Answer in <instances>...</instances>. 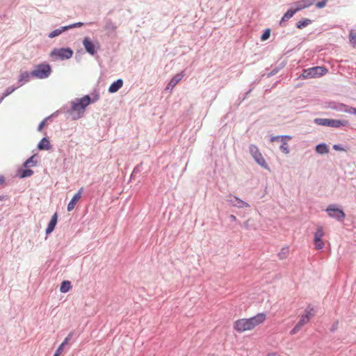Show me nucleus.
I'll use <instances>...</instances> for the list:
<instances>
[{"label":"nucleus","instance_id":"obj_1","mask_svg":"<svg viewBox=\"0 0 356 356\" xmlns=\"http://www.w3.org/2000/svg\"><path fill=\"white\" fill-rule=\"evenodd\" d=\"M266 320V314L259 313L250 318H243L235 321L233 328L238 333H242L254 330L256 327L263 324Z\"/></svg>","mask_w":356,"mask_h":356},{"label":"nucleus","instance_id":"obj_2","mask_svg":"<svg viewBox=\"0 0 356 356\" xmlns=\"http://www.w3.org/2000/svg\"><path fill=\"white\" fill-rule=\"evenodd\" d=\"M91 102V99L88 95H85L81 99H76L72 102V111L74 113L73 119L81 118L85 112L86 108Z\"/></svg>","mask_w":356,"mask_h":356},{"label":"nucleus","instance_id":"obj_3","mask_svg":"<svg viewBox=\"0 0 356 356\" xmlns=\"http://www.w3.org/2000/svg\"><path fill=\"white\" fill-rule=\"evenodd\" d=\"M305 314L301 315L299 321L290 331V334L293 335L297 334L305 324L309 322L310 319L314 316V310L312 307H307L305 309Z\"/></svg>","mask_w":356,"mask_h":356},{"label":"nucleus","instance_id":"obj_4","mask_svg":"<svg viewBox=\"0 0 356 356\" xmlns=\"http://www.w3.org/2000/svg\"><path fill=\"white\" fill-rule=\"evenodd\" d=\"M327 70L322 66H316L305 69L300 77L302 79H313L320 77L327 74Z\"/></svg>","mask_w":356,"mask_h":356},{"label":"nucleus","instance_id":"obj_5","mask_svg":"<svg viewBox=\"0 0 356 356\" xmlns=\"http://www.w3.org/2000/svg\"><path fill=\"white\" fill-rule=\"evenodd\" d=\"M314 122L318 125L339 128L340 127H346L349 124L348 120H334L327 118H316Z\"/></svg>","mask_w":356,"mask_h":356},{"label":"nucleus","instance_id":"obj_6","mask_svg":"<svg viewBox=\"0 0 356 356\" xmlns=\"http://www.w3.org/2000/svg\"><path fill=\"white\" fill-rule=\"evenodd\" d=\"M51 70L48 64H40L35 67V69L31 72V74L38 79L47 78L51 74Z\"/></svg>","mask_w":356,"mask_h":356},{"label":"nucleus","instance_id":"obj_7","mask_svg":"<svg viewBox=\"0 0 356 356\" xmlns=\"http://www.w3.org/2000/svg\"><path fill=\"white\" fill-rule=\"evenodd\" d=\"M250 153L255 160V161L261 167L265 169H268L267 163L264 158L262 154L260 152L259 148L254 145H251L249 147Z\"/></svg>","mask_w":356,"mask_h":356},{"label":"nucleus","instance_id":"obj_8","mask_svg":"<svg viewBox=\"0 0 356 356\" xmlns=\"http://www.w3.org/2000/svg\"><path fill=\"white\" fill-rule=\"evenodd\" d=\"M73 55V51L70 48L54 49L50 54L54 58L68 59Z\"/></svg>","mask_w":356,"mask_h":356},{"label":"nucleus","instance_id":"obj_9","mask_svg":"<svg viewBox=\"0 0 356 356\" xmlns=\"http://www.w3.org/2000/svg\"><path fill=\"white\" fill-rule=\"evenodd\" d=\"M324 235L325 232L323 228L321 226H318L314 233V238L315 248L316 250H321L324 247L325 243L322 240V238L324 236Z\"/></svg>","mask_w":356,"mask_h":356},{"label":"nucleus","instance_id":"obj_10","mask_svg":"<svg viewBox=\"0 0 356 356\" xmlns=\"http://www.w3.org/2000/svg\"><path fill=\"white\" fill-rule=\"evenodd\" d=\"M83 45L86 51L90 55H94L96 53V45L91 41V40L86 37L83 40Z\"/></svg>","mask_w":356,"mask_h":356},{"label":"nucleus","instance_id":"obj_11","mask_svg":"<svg viewBox=\"0 0 356 356\" xmlns=\"http://www.w3.org/2000/svg\"><path fill=\"white\" fill-rule=\"evenodd\" d=\"M327 211L330 217L334 218L337 220H342L345 217L343 211L337 208L329 207L327 209Z\"/></svg>","mask_w":356,"mask_h":356},{"label":"nucleus","instance_id":"obj_12","mask_svg":"<svg viewBox=\"0 0 356 356\" xmlns=\"http://www.w3.org/2000/svg\"><path fill=\"white\" fill-rule=\"evenodd\" d=\"M81 192H82V188H81L78 191V193H76L72 197V200H70V202L67 204V211H72L74 209L76 204H77V202L79 201V200L81 197Z\"/></svg>","mask_w":356,"mask_h":356},{"label":"nucleus","instance_id":"obj_13","mask_svg":"<svg viewBox=\"0 0 356 356\" xmlns=\"http://www.w3.org/2000/svg\"><path fill=\"white\" fill-rule=\"evenodd\" d=\"M184 76L183 72L175 75L166 86V90H172L182 79Z\"/></svg>","mask_w":356,"mask_h":356},{"label":"nucleus","instance_id":"obj_14","mask_svg":"<svg viewBox=\"0 0 356 356\" xmlns=\"http://www.w3.org/2000/svg\"><path fill=\"white\" fill-rule=\"evenodd\" d=\"M316 0H301L296 2V10L299 11L302 9L309 7L313 5Z\"/></svg>","mask_w":356,"mask_h":356},{"label":"nucleus","instance_id":"obj_15","mask_svg":"<svg viewBox=\"0 0 356 356\" xmlns=\"http://www.w3.org/2000/svg\"><path fill=\"white\" fill-rule=\"evenodd\" d=\"M123 86L122 79H118L116 81L113 82L109 87L108 91L111 93H114L118 91Z\"/></svg>","mask_w":356,"mask_h":356},{"label":"nucleus","instance_id":"obj_16","mask_svg":"<svg viewBox=\"0 0 356 356\" xmlns=\"http://www.w3.org/2000/svg\"><path fill=\"white\" fill-rule=\"evenodd\" d=\"M57 223V213H54L49 221L47 227L46 229V234H49L53 232L55 228V226Z\"/></svg>","mask_w":356,"mask_h":356},{"label":"nucleus","instance_id":"obj_17","mask_svg":"<svg viewBox=\"0 0 356 356\" xmlns=\"http://www.w3.org/2000/svg\"><path fill=\"white\" fill-rule=\"evenodd\" d=\"M51 147L48 138H43L38 143V148L40 150H49Z\"/></svg>","mask_w":356,"mask_h":356},{"label":"nucleus","instance_id":"obj_18","mask_svg":"<svg viewBox=\"0 0 356 356\" xmlns=\"http://www.w3.org/2000/svg\"><path fill=\"white\" fill-rule=\"evenodd\" d=\"M298 10H296V8L295 9H289L287 10V12L284 15V16L282 17L280 22V25H282V23L284 22V21H286L289 19H291L293 15L297 13Z\"/></svg>","mask_w":356,"mask_h":356},{"label":"nucleus","instance_id":"obj_19","mask_svg":"<svg viewBox=\"0 0 356 356\" xmlns=\"http://www.w3.org/2000/svg\"><path fill=\"white\" fill-rule=\"evenodd\" d=\"M71 288H72V285H71L70 282H69V281H63L61 283V285H60V291L62 293H67V291H70V289Z\"/></svg>","mask_w":356,"mask_h":356},{"label":"nucleus","instance_id":"obj_20","mask_svg":"<svg viewBox=\"0 0 356 356\" xmlns=\"http://www.w3.org/2000/svg\"><path fill=\"white\" fill-rule=\"evenodd\" d=\"M316 151L318 154H325L328 152V149L326 145L325 144H319L316 147Z\"/></svg>","mask_w":356,"mask_h":356},{"label":"nucleus","instance_id":"obj_21","mask_svg":"<svg viewBox=\"0 0 356 356\" xmlns=\"http://www.w3.org/2000/svg\"><path fill=\"white\" fill-rule=\"evenodd\" d=\"M30 75H31L28 72H22L19 76V82H28L30 79Z\"/></svg>","mask_w":356,"mask_h":356},{"label":"nucleus","instance_id":"obj_22","mask_svg":"<svg viewBox=\"0 0 356 356\" xmlns=\"http://www.w3.org/2000/svg\"><path fill=\"white\" fill-rule=\"evenodd\" d=\"M311 20L309 19H303V20H300L299 22H298L297 23V27L300 29L308 26L309 24H311Z\"/></svg>","mask_w":356,"mask_h":356},{"label":"nucleus","instance_id":"obj_23","mask_svg":"<svg viewBox=\"0 0 356 356\" xmlns=\"http://www.w3.org/2000/svg\"><path fill=\"white\" fill-rule=\"evenodd\" d=\"M282 145L280 148L285 154H288L290 152L289 147L286 141H281Z\"/></svg>","mask_w":356,"mask_h":356},{"label":"nucleus","instance_id":"obj_24","mask_svg":"<svg viewBox=\"0 0 356 356\" xmlns=\"http://www.w3.org/2000/svg\"><path fill=\"white\" fill-rule=\"evenodd\" d=\"M33 174V171L29 169L23 170L19 173L20 178H24L27 177H30Z\"/></svg>","mask_w":356,"mask_h":356},{"label":"nucleus","instance_id":"obj_25","mask_svg":"<svg viewBox=\"0 0 356 356\" xmlns=\"http://www.w3.org/2000/svg\"><path fill=\"white\" fill-rule=\"evenodd\" d=\"M234 200H231L234 204L238 207H243V206H248V204L243 201L241 200L236 197H234Z\"/></svg>","mask_w":356,"mask_h":356},{"label":"nucleus","instance_id":"obj_26","mask_svg":"<svg viewBox=\"0 0 356 356\" xmlns=\"http://www.w3.org/2000/svg\"><path fill=\"white\" fill-rule=\"evenodd\" d=\"M64 31L65 30H63V27H62L61 29H58L54 30V31H53L52 32H51L49 33V37L51 38H54L56 36L59 35Z\"/></svg>","mask_w":356,"mask_h":356},{"label":"nucleus","instance_id":"obj_27","mask_svg":"<svg viewBox=\"0 0 356 356\" xmlns=\"http://www.w3.org/2000/svg\"><path fill=\"white\" fill-rule=\"evenodd\" d=\"M81 26H83L82 22H77L67 26H63V30H67L75 27H81Z\"/></svg>","mask_w":356,"mask_h":356},{"label":"nucleus","instance_id":"obj_28","mask_svg":"<svg viewBox=\"0 0 356 356\" xmlns=\"http://www.w3.org/2000/svg\"><path fill=\"white\" fill-rule=\"evenodd\" d=\"M270 29H266L264 33L262 34L261 37V40L262 41H264V40H266L267 39L269 38L270 37Z\"/></svg>","mask_w":356,"mask_h":356},{"label":"nucleus","instance_id":"obj_29","mask_svg":"<svg viewBox=\"0 0 356 356\" xmlns=\"http://www.w3.org/2000/svg\"><path fill=\"white\" fill-rule=\"evenodd\" d=\"M34 156H32L29 159H27L26 161V162L24 163L25 167L29 166L30 165H35V162L33 161Z\"/></svg>","mask_w":356,"mask_h":356},{"label":"nucleus","instance_id":"obj_30","mask_svg":"<svg viewBox=\"0 0 356 356\" xmlns=\"http://www.w3.org/2000/svg\"><path fill=\"white\" fill-rule=\"evenodd\" d=\"M348 106L346 105V104H339L338 106H331V108L332 109H335V110H342L344 111V109L347 108Z\"/></svg>","mask_w":356,"mask_h":356},{"label":"nucleus","instance_id":"obj_31","mask_svg":"<svg viewBox=\"0 0 356 356\" xmlns=\"http://www.w3.org/2000/svg\"><path fill=\"white\" fill-rule=\"evenodd\" d=\"M72 335V333L69 334L68 337H66L65 339V340L63 341V343L59 346V347H61V352H63V350L64 346L66 345L68 341L71 339Z\"/></svg>","mask_w":356,"mask_h":356},{"label":"nucleus","instance_id":"obj_32","mask_svg":"<svg viewBox=\"0 0 356 356\" xmlns=\"http://www.w3.org/2000/svg\"><path fill=\"white\" fill-rule=\"evenodd\" d=\"M344 112L356 115V108L354 107L348 106L347 108L344 109Z\"/></svg>","mask_w":356,"mask_h":356},{"label":"nucleus","instance_id":"obj_33","mask_svg":"<svg viewBox=\"0 0 356 356\" xmlns=\"http://www.w3.org/2000/svg\"><path fill=\"white\" fill-rule=\"evenodd\" d=\"M350 40L352 43L356 44V33H354L353 31L350 33Z\"/></svg>","mask_w":356,"mask_h":356},{"label":"nucleus","instance_id":"obj_34","mask_svg":"<svg viewBox=\"0 0 356 356\" xmlns=\"http://www.w3.org/2000/svg\"><path fill=\"white\" fill-rule=\"evenodd\" d=\"M327 1V0H323L322 1L318 2L316 4V6L318 8H322L325 7Z\"/></svg>","mask_w":356,"mask_h":356},{"label":"nucleus","instance_id":"obj_35","mask_svg":"<svg viewBox=\"0 0 356 356\" xmlns=\"http://www.w3.org/2000/svg\"><path fill=\"white\" fill-rule=\"evenodd\" d=\"M276 141H282V136H276L270 138V142L274 143Z\"/></svg>","mask_w":356,"mask_h":356},{"label":"nucleus","instance_id":"obj_36","mask_svg":"<svg viewBox=\"0 0 356 356\" xmlns=\"http://www.w3.org/2000/svg\"><path fill=\"white\" fill-rule=\"evenodd\" d=\"M292 138L290 136H282V141H288Z\"/></svg>","mask_w":356,"mask_h":356},{"label":"nucleus","instance_id":"obj_37","mask_svg":"<svg viewBox=\"0 0 356 356\" xmlns=\"http://www.w3.org/2000/svg\"><path fill=\"white\" fill-rule=\"evenodd\" d=\"M333 149L337 150V151H343L344 150L343 148H342L341 147H340L338 145H334Z\"/></svg>","mask_w":356,"mask_h":356},{"label":"nucleus","instance_id":"obj_38","mask_svg":"<svg viewBox=\"0 0 356 356\" xmlns=\"http://www.w3.org/2000/svg\"><path fill=\"white\" fill-rule=\"evenodd\" d=\"M44 124H45V121L44 120L42 121L40 123L39 126H38V131H42V129L44 127Z\"/></svg>","mask_w":356,"mask_h":356},{"label":"nucleus","instance_id":"obj_39","mask_svg":"<svg viewBox=\"0 0 356 356\" xmlns=\"http://www.w3.org/2000/svg\"><path fill=\"white\" fill-rule=\"evenodd\" d=\"M62 353L61 347H58L54 353V356H59Z\"/></svg>","mask_w":356,"mask_h":356},{"label":"nucleus","instance_id":"obj_40","mask_svg":"<svg viewBox=\"0 0 356 356\" xmlns=\"http://www.w3.org/2000/svg\"><path fill=\"white\" fill-rule=\"evenodd\" d=\"M5 179L2 175H0V184H2L4 182Z\"/></svg>","mask_w":356,"mask_h":356},{"label":"nucleus","instance_id":"obj_41","mask_svg":"<svg viewBox=\"0 0 356 356\" xmlns=\"http://www.w3.org/2000/svg\"><path fill=\"white\" fill-rule=\"evenodd\" d=\"M15 90V89H12L10 92H7L5 95H4V97L8 95L10 93H11L12 92H13Z\"/></svg>","mask_w":356,"mask_h":356},{"label":"nucleus","instance_id":"obj_42","mask_svg":"<svg viewBox=\"0 0 356 356\" xmlns=\"http://www.w3.org/2000/svg\"><path fill=\"white\" fill-rule=\"evenodd\" d=\"M3 199H4V197H3L0 196V200H3Z\"/></svg>","mask_w":356,"mask_h":356},{"label":"nucleus","instance_id":"obj_43","mask_svg":"<svg viewBox=\"0 0 356 356\" xmlns=\"http://www.w3.org/2000/svg\"><path fill=\"white\" fill-rule=\"evenodd\" d=\"M97 48H99V42H97Z\"/></svg>","mask_w":356,"mask_h":356}]
</instances>
